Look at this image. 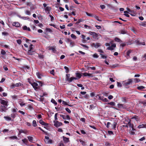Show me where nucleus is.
<instances>
[{"label": "nucleus", "instance_id": "nucleus-49", "mask_svg": "<svg viewBox=\"0 0 146 146\" xmlns=\"http://www.w3.org/2000/svg\"><path fill=\"white\" fill-rule=\"evenodd\" d=\"M36 75L38 78H41V75L39 72H37L36 73Z\"/></svg>", "mask_w": 146, "mask_h": 146}, {"label": "nucleus", "instance_id": "nucleus-60", "mask_svg": "<svg viewBox=\"0 0 146 146\" xmlns=\"http://www.w3.org/2000/svg\"><path fill=\"white\" fill-rule=\"evenodd\" d=\"M49 17L50 18V20L51 21H52L54 20V17L53 16L51 15H49Z\"/></svg>", "mask_w": 146, "mask_h": 146}, {"label": "nucleus", "instance_id": "nucleus-1", "mask_svg": "<svg viewBox=\"0 0 146 146\" xmlns=\"http://www.w3.org/2000/svg\"><path fill=\"white\" fill-rule=\"evenodd\" d=\"M133 80V79L131 78L122 81L123 86L124 88L127 89L132 87Z\"/></svg>", "mask_w": 146, "mask_h": 146}, {"label": "nucleus", "instance_id": "nucleus-46", "mask_svg": "<svg viewBox=\"0 0 146 146\" xmlns=\"http://www.w3.org/2000/svg\"><path fill=\"white\" fill-rule=\"evenodd\" d=\"M28 82L31 85L32 84V83L33 82V80H31L30 78H28L27 79Z\"/></svg>", "mask_w": 146, "mask_h": 146}, {"label": "nucleus", "instance_id": "nucleus-51", "mask_svg": "<svg viewBox=\"0 0 146 146\" xmlns=\"http://www.w3.org/2000/svg\"><path fill=\"white\" fill-rule=\"evenodd\" d=\"M93 57L94 58H98L99 56L96 53H95L93 55Z\"/></svg>", "mask_w": 146, "mask_h": 146}, {"label": "nucleus", "instance_id": "nucleus-11", "mask_svg": "<svg viewBox=\"0 0 146 146\" xmlns=\"http://www.w3.org/2000/svg\"><path fill=\"white\" fill-rule=\"evenodd\" d=\"M116 46V45L115 44H112L110 46L108 47L107 49L111 50H113L114 49L113 48H115Z\"/></svg>", "mask_w": 146, "mask_h": 146}, {"label": "nucleus", "instance_id": "nucleus-48", "mask_svg": "<svg viewBox=\"0 0 146 146\" xmlns=\"http://www.w3.org/2000/svg\"><path fill=\"white\" fill-rule=\"evenodd\" d=\"M86 13L87 16L90 17H93L94 15L93 14L89 13L87 12H86Z\"/></svg>", "mask_w": 146, "mask_h": 146}, {"label": "nucleus", "instance_id": "nucleus-22", "mask_svg": "<svg viewBox=\"0 0 146 146\" xmlns=\"http://www.w3.org/2000/svg\"><path fill=\"white\" fill-rule=\"evenodd\" d=\"M63 140L65 143H68L69 141V138L64 136L63 137Z\"/></svg>", "mask_w": 146, "mask_h": 146}, {"label": "nucleus", "instance_id": "nucleus-14", "mask_svg": "<svg viewBox=\"0 0 146 146\" xmlns=\"http://www.w3.org/2000/svg\"><path fill=\"white\" fill-rule=\"evenodd\" d=\"M12 25L17 27H19L20 26V23L18 22H14L13 23Z\"/></svg>", "mask_w": 146, "mask_h": 146}, {"label": "nucleus", "instance_id": "nucleus-43", "mask_svg": "<svg viewBox=\"0 0 146 146\" xmlns=\"http://www.w3.org/2000/svg\"><path fill=\"white\" fill-rule=\"evenodd\" d=\"M77 86L78 87H81V90H83L84 88V87L83 86V85L82 84H77Z\"/></svg>", "mask_w": 146, "mask_h": 146}, {"label": "nucleus", "instance_id": "nucleus-37", "mask_svg": "<svg viewBox=\"0 0 146 146\" xmlns=\"http://www.w3.org/2000/svg\"><path fill=\"white\" fill-rule=\"evenodd\" d=\"M145 87L143 86H140L137 87V88L139 90H142V89H144Z\"/></svg>", "mask_w": 146, "mask_h": 146}, {"label": "nucleus", "instance_id": "nucleus-24", "mask_svg": "<svg viewBox=\"0 0 146 146\" xmlns=\"http://www.w3.org/2000/svg\"><path fill=\"white\" fill-rule=\"evenodd\" d=\"M19 132L20 133H23L25 134H26L27 133V131L25 130H19Z\"/></svg>", "mask_w": 146, "mask_h": 146}, {"label": "nucleus", "instance_id": "nucleus-42", "mask_svg": "<svg viewBox=\"0 0 146 146\" xmlns=\"http://www.w3.org/2000/svg\"><path fill=\"white\" fill-rule=\"evenodd\" d=\"M25 13L26 15H31L30 11L27 10L25 11Z\"/></svg>", "mask_w": 146, "mask_h": 146}, {"label": "nucleus", "instance_id": "nucleus-40", "mask_svg": "<svg viewBox=\"0 0 146 146\" xmlns=\"http://www.w3.org/2000/svg\"><path fill=\"white\" fill-rule=\"evenodd\" d=\"M64 68L66 70V73H68L69 71L68 68L66 66H64Z\"/></svg>", "mask_w": 146, "mask_h": 146}, {"label": "nucleus", "instance_id": "nucleus-38", "mask_svg": "<svg viewBox=\"0 0 146 146\" xmlns=\"http://www.w3.org/2000/svg\"><path fill=\"white\" fill-rule=\"evenodd\" d=\"M140 25L144 27H146V21L142 22L140 24Z\"/></svg>", "mask_w": 146, "mask_h": 146}, {"label": "nucleus", "instance_id": "nucleus-6", "mask_svg": "<svg viewBox=\"0 0 146 146\" xmlns=\"http://www.w3.org/2000/svg\"><path fill=\"white\" fill-rule=\"evenodd\" d=\"M8 106L1 105L0 107V110L1 112H5L7 110V108Z\"/></svg>", "mask_w": 146, "mask_h": 146}, {"label": "nucleus", "instance_id": "nucleus-36", "mask_svg": "<svg viewBox=\"0 0 146 146\" xmlns=\"http://www.w3.org/2000/svg\"><path fill=\"white\" fill-rule=\"evenodd\" d=\"M84 21V20L83 19H79L78 21L75 24L78 25L80 23V22H83Z\"/></svg>", "mask_w": 146, "mask_h": 146}, {"label": "nucleus", "instance_id": "nucleus-4", "mask_svg": "<svg viewBox=\"0 0 146 146\" xmlns=\"http://www.w3.org/2000/svg\"><path fill=\"white\" fill-rule=\"evenodd\" d=\"M34 46L32 44H31L29 47L28 50V54L29 55L33 54V53L34 52L33 50V46Z\"/></svg>", "mask_w": 146, "mask_h": 146}, {"label": "nucleus", "instance_id": "nucleus-64", "mask_svg": "<svg viewBox=\"0 0 146 146\" xmlns=\"http://www.w3.org/2000/svg\"><path fill=\"white\" fill-rule=\"evenodd\" d=\"M66 110L68 112V113H70L71 112L70 110L68 108H65Z\"/></svg>", "mask_w": 146, "mask_h": 146}, {"label": "nucleus", "instance_id": "nucleus-27", "mask_svg": "<svg viewBox=\"0 0 146 146\" xmlns=\"http://www.w3.org/2000/svg\"><path fill=\"white\" fill-rule=\"evenodd\" d=\"M80 44L85 49L88 50L89 48V47L85 44Z\"/></svg>", "mask_w": 146, "mask_h": 146}, {"label": "nucleus", "instance_id": "nucleus-21", "mask_svg": "<svg viewBox=\"0 0 146 146\" xmlns=\"http://www.w3.org/2000/svg\"><path fill=\"white\" fill-rule=\"evenodd\" d=\"M48 50H51L54 53H55L56 51V50L55 49V48L54 47L50 48Z\"/></svg>", "mask_w": 146, "mask_h": 146}, {"label": "nucleus", "instance_id": "nucleus-63", "mask_svg": "<svg viewBox=\"0 0 146 146\" xmlns=\"http://www.w3.org/2000/svg\"><path fill=\"white\" fill-rule=\"evenodd\" d=\"M98 51L101 53H104V51L101 49H98Z\"/></svg>", "mask_w": 146, "mask_h": 146}, {"label": "nucleus", "instance_id": "nucleus-45", "mask_svg": "<svg viewBox=\"0 0 146 146\" xmlns=\"http://www.w3.org/2000/svg\"><path fill=\"white\" fill-rule=\"evenodd\" d=\"M108 104L113 106H115V103L113 102H110L108 103Z\"/></svg>", "mask_w": 146, "mask_h": 146}, {"label": "nucleus", "instance_id": "nucleus-7", "mask_svg": "<svg viewBox=\"0 0 146 146\" xmlns=\"http://www.w3.org/2000/svg\"><path fill=\"white\" fill-rule=\"evenodd\" d=\"M31 85L32 86L35 90H36L37 89H38V84L34 81L32 83Z\"/></svg>", "mask_w": 146, "mask_h": 146}, {"label": "nucleus", "instance_id": "nucleus-59", "mask_svg": "<svg viewBox=\"0 0 146 146\" xmlns=\"http://www.w3.org/2000/svg\"><path fill=\"white\" fill-rule=\"evenodd\" d=\"M100 54L102 56L101 58L103 59H106L107 58V56H106L104 55L103 54L101 53Z\"/></svg>", "mask_w": 146, "mask_h": 146}, {"label": "nucleus", "instance_id": "nucleus-28", "mask_svg": "<svg viewBox=\"0 0 146 146\" xmlns=\"http://www.w3.org/2000/svg\"><path fill=\"white\" fill-rule=\"evenodd\" d=\"M51 9V7H48V6H47V7H46L44 9V10L46 12H47V11H50Z\"/></svg>", "mask_w": 146, "mask_h": 146}, {"label": "nucleus", "instance_id": "nucleus-44", "mask_svg": "<svg viewBox=\"0 0 146 146\" xmlns=\"http://www.w3.org/2000/svg\"><path fill=\"white\" fill-rule=\"evenodd\" d=\"M22 141L23 142V143H25V144H27V143L28 141L27 139L26 138H25L24 139H23L22 140Z\"/></svg>", "mask_w": 146, "mask_h": 146}, {"label": "nucleus", "instance_id": "nucleus-8", "mask_svg": "<svg viewBox=\"0 0 146 146\" xmlns=\"http://www.w3.org/2000/svg\"><path fill=\"white\" fill-rule=\"evenodd\" d=\"M54 125L56 127H58L62 125V123L61 122L58 121H54Z\"/></svg>", "mask_w": 146, "mask_h": 146}, {"label": "nucleus", "instance_id": "nucleus-10", "mask_svg": "<svg viewBox=\"0 0 146 146\" xmlns=\"http://www.w3.org/2000/svg\"><path fill=\"white\" fill-rule=\"evenodd\" d=\"M60 116L62 117L64 119H67L69 120L70 119V118L69 116L68 115L65 116L63 115H60Z\"/></svg>", "mask_w": 146, "mask_h": 146}, {"label": "nucleus", "instance_id": "nucleus-35", "mask_svg": "<svg viewBox=\"0 0 146 146\" xmlns=\"http://www.w3.org/2000/svg\"><path fill=\"white\" fill-rule=\"evenodd\" d=\"M19 103L21 107H23L25 105V103H23V101H19Z\"/></svg>", "mask_w": 146, "mask_h": 146}, {"label": "nucleus", "instance_id": "nucleus-32", "mask_svg": "<svg viewBox=\"0 0 146 146\" xmlns=\"http://www.w3.org/2000/svg\"><path fill=\"white\" fill-rule=\"evenodd\" d=\"M28 138L29 141L31 142H33V137L31 136H28L27 137Z\"/></svg>", "mask_w": 146, "mask_h": 146}, {"label": "nucleus", "instance_id": "nucleus-20", "mask_svg": "<svg viewBox=\"0 0 146 146\" xmlns=\"http://www.w3.org/2000/svg\"><path fill=\"white\" fill-rule=\"evenodd\" d=\"M116 125L117 123L115 121H113L112 124V129H115L116 127Z\"/></svg>", "mask_w": 146, "mask_h": 146}, {"label": "nucleus", "instance_id": "nucleus-39", "mask_svg": "<svg viewBox=\"0 0 146 146\" xmlns=\"http://www.w3.org/2000/svg\"><path fill=\"white\" fill-rule=\"evenodd\" d=\"M17 110H18L15 107L12 108V110H11L12 111L13 113L16 112Z\"/></svg>", "mask_w": 146, "mask_h": 146}, {"label": "nucleus", "instance_id": "nucleus-31", "mask_svg": "<svg viewBox=\"0 0 146 146\" xmlns=\"http://www.w3.org/2000/svg\"><path fill=\"white\" fill-rule=\"evenodd\" d=\"M93 17L95 18L97 21L99 22H101L102 21L101 20L99 19V17L96 15H94V16Z\"/></svg>", "mask_w": 146, "mask_h": 146}, {"label": "nucleus", "instance_id": "nucleus-2", "mask_svg": "<svg viewBox=\"0 0 146 146\" xmlns=\"http://www.w3.org/2000/svg\"><path fill=\"white\" fill-rule=\"evenodd\" d=\"M70 74H67L66 75L65 80L69 83L71 82L74 80H76L78 79L77 77H70Z\"/></svg>", "mask_w": 146, "mask_h": 146}, {"label": "nucleus", "instance_id": "nucleus-34", "mask_svg": "<svg viewBox=\"0 0 146 146\" xmlns=\"http://www.w3.org/2000/svg\"><path fill=\"white\" fill-rule=\"evenodd\" d=\"M114 40L115 42H122L121 40L117 37H115L114 39Z\"/></svg>", "mask_w": 146, "mask_h": 146}, {"label": "nucleus", "instance_id": "nucleus-26", "mask_svg": "<svg viewBox=\"0 0 146 146\" xmlns=\"http://www.w3.org/2000/svg\"><path fill=\"white\" fill-rule=\"evenodd\" d=\"M38 88H39L41 87H42L43 85V83L40 81H38Z\"/></svg>", "mask_w": 146, "mask_h": 146}, {"label": "nucleus", "instance_id": "nucleus-57", "mask_svg": "<svg viewBox=\"0 0 146 146\" xmlns=\"http://www.w3.org/2000/svg\"><path fill=\"white\" fill-rule=\"evenodd\" d=\"M22 19L24 20H27L29 19V18L28 17H22Z\"/></svg>", "mask_w": 146, "mask_h": 146}, {"label": "nucleus", "instance_id": "nucleus-47", "mask_svg": "<svg viewBox=\"0 0 146 146\" xmlns=\"http://www.w3.org/2000/svg\"><path fill=\"white\" fill-rule=\"evenodd\" d=\"M33 125L34 127H36L37 126L36 121L34 120L33 121Z\"/></svg>", "mask_w": 146, "mask_h": 146}, {"label": "nucleus", "instance_id": "nucleus-61", "mask_svg": "<svg viewBox=\"0 0 146 146\" xmlns=\"http://www.w3.org/2000/svg\"><path fill=\"white\" fill-rule=\"evenodd\" d=\"M2 34L3 35L5 36H7L8 35V34L7 32H3L2 33Z\"/></svg>", "mask_w": 146, "mask_h": 146}, {"label": "nucleus", "instance_id": "nucleus-16", "mask_svg": "<svg viewBox=\"0 0 146 146\" xmlns=\"http://www.w3.org/2000/svg\"><path fill=\"white\" fill-rule=\"evenodd\" d=\"M117 105L118 107L119 108H126L125 106L123 104H118Z\"/></svg>", "mask_w": 146, "mask_h": 146}, {"label": "nucleus", "instance_id": "nucleus-50", "mask_svg": "<svg viewBox=\"0 0 146 146\" xmlns=\"http://www.w3.org/2000/svg\"><path fill=\"white\" fill-rule=\"evenodd\" d=\"M144 127H145V125L144 124H142L140 125H139L138 126V128L140 129V128H143Z\"/></svg>", "mask_w": 146, "mask_h": 146}, {"label": "nucleus", "instance_id": "nucleus-52", "mask_svg": "<svg viewBox=\"0 0 146 146\" xmlns=\"http://www.w3.org/2000/svg\"><path fill=\"white\" fill-rule=\"evenodd\" d=\"M120 33L121 34H126L127 32L125 30H122L121 31Z\"/></svg>", "mask_w": 146, "mask_h": 146}, {"label": "nucleus", "instance_id": "nucleus-41", "mask_svg": "<svg viewBox=\"0 0 146 146\" xmlns=\"http://www.w3.org/2000/svg\"><path fill=\"white\" fill-rule=\"evenodd\" d=\"M15 87H18L21 86L22 85V84L20 82L15 84Z\"/></svg>", "mask_w": 146, "mask_h": 146}, {"label": "nucleus", "instance_id": "nucleus-25", "mask_svg": "<svg viewBox=\"0 0 146 146\" xmlns=\"http://www.w3.org/2000/svg\"><path fill=\"white\" fill-rule=\"evenodd\" d=\"M4 118L7 121H9L11 120H12L11 119V117H9L8 116H5L4 117Z\"/></svg>", "mask_w": 146, "mask_h": 146}, {"label": "nucleus", "instance_id": "nucleus-15", "mask_svg": "<svg viewBox=\"0 0 146 146\" xmlns=\"http://www.w3.org/2000/svg\"><path fill=\"white\" fill-rule=\"evenodd\" d=\"M128 124L129 125V127L132 128V130L135 131V129L133 128V124H131L130 122V121H129L128 123Z\"/></svg>", "mask_w": 146, "mask_h": 146}, {"label": "nucleus", "instance_id": "nucleus-53", "mask_svg": "<svg viewBox=\"0 0 146 146\" xmlns=\"http://www.w3.org/2000/svg\"><path fill=\"white\" fill-rule=\"evenodd\" d=\"M17 43L19 44H21V40L20 39H18L17 40H16Z\"/></svg>", "mask_w": 146, "mask_h": 146}, {"label": "nucleus", "instance_id": "nucleus-54", "mask_svg": "<svg viewBox=\"0 0 146 146\" xmlns=\"http://www.w3.org/2000/svg\"><path fill=\"white\" fill-rule=\"evenodd\" d=\"M70 36L72 38L75 39L76 38V36L75 35H74L73 34H72Z\"/></svg>", "mask_w": 146, "mask_h": 146}, {"label": "nucleus", "instance_id": "nucleus-9", "mask_svg": "<svg viewBox=\"0 0 146 146\" xmlns=\"http://www.w3.org/2000/svg\"><path fill=\"white\" fill-rule=\"evenodd\" d=\"M0 102L2 104V105L8 106V102L4 100L0 99Z\"/></svg>", "mask_w": 146, "mask_h": 146}, {"label": "nucleus", "instance_id": "nucleus-23", "mask_svg": "<svg viewBox=\"0 0 146 146\" xmlns=\"http://www.w3.org/2000/svg\"><path fill=\"white\" fill-rule=\"evenodd\" d=\"M76 77L78 79L80 78L82 76V75H81V74L77 72V73H76Z\"/></svg>", "mask_w": 146, "mask_h": 146}, {"label": "nucleus", "instance_id": "nucleus-55", "mask_svg": "<svg viewBox=\"0 0 146 146\" xmlns=\"http://www.w3.org/2000/svg\"><path fill=\"white\" fill-rule=\"evenodd\" d=\"M46 31L50 33H51L52 32V30L51 29L48 28H46Z\"/></svg>", "mask_w": 146, "mask_h": 146}, {"label": "nucleus", "instance_id": "nucleus-62", "mask_svg": "<svg viewBox=\"0 0 146 146\" xmlns=\"http://www.w3.org/2000/svg\"><path fill=\"white\" fill-rule=\"evenodd\" d=\"M121 101L123 102H126V98H121Z\"/></svg>", "mask_w": 146, "mask_h": 146}, {"label": "nucleus", "instance_id": "nucleus-56", "mask_svg": "<svg viewBox=\"0 0 146 146\" xmlns=\"http://www.w3.org/2000/svg\"><path fill=\"white\" fill-rule=\"evenodd\" d=\"M16 117L15 114L14 113H12L11 115V117L14 119Z\"/></svg>", "mask_w": 146, "mask_h": 146}, {"label": "nucleus", "instance_id": "nucleus-33", "mask_svg": "<svg viewBox=\"0 0 146 146\" xmlns=\"http://www.w3.org/2000/svg\"><path fill=\"white\" fill-rule=\"evenodd\" d=\"M75 45V43L74 42L71 40L70 42V46L71 47H73Z\"/></svg>", "mask_w": 146, "mask_h": 146}, {"label": "nucleus", "instance_id": "nucleus-58", "mask_svg": "<svg viewBox=\"0 0 146 146\" xmlns=\"http://www.w3.org/2000/svg\"><path fill=\"white\" fill-rule=\"evenodd\" d=\"M1 54H2L4 55L6 54V52L3 50H2L1 52Z\"/></svg>", "mask_w": 146, "mask_h": 146}, {"label": "nucleus", "instance_id": "nucleus-19", "mask_svg": "<svg viewBox=\"0 0 146 146\" xmlns=\"http://www.w3.org/2000/svg\"><path fill=\"white\" fill-rule=\"evenodd\" d=\"M44 142L46 143L51 144L52 143V141L51 139L49 140H44Z\"/></svg>", "mask_w": 146, "mask_h": 146}, {"label": "nucleus", "instance_id": "nucleus-17", "mask_svg": "<svg viewBox=\"0 0 146 146\" xmlns=\"http://www.w3.org/2000/svg\"><path fill=\"white\" fill-rule=\"evenodd\" d=\"M131 119H135L136 121H137L140 120L138 116L135 115L131 117Z\"/></svg>", "mask_w": 146, "mask_h": 146}, {"label": "nucleus", "instance_id": "nucleus-12", "mask_svg": "<svg viewBox=\"0 0 146 146\" xmlns=\"http://www.w3.org/2000/svg\"><path fill=\"white\" fill-rule=\"evenodd\" d=\"M83 75L84 76H88V77H92L93 76V75L91 74L88 73L87 72H84L82 73Z\"/></svg>", "mask_w": 146, "mask_h": 146}, {"label": "nucleus", "instance_id": "nucleus-3", "mask_svg": "<svg viewBox=\"0 0 146 146\" xmlns=\"http://www.w3.org/2000/svg\"><path fill=\"white\" fill-rule=\"evenodd\" d=\"M89 34L92 35L93 38L96 40L99 39L100 38L99 36H101V35L100 34H97L94 32L90 31L89 32Z\"/></svg>", "mask_w": 146, "mask_h": 146}, {"label": "nucleus", "instance_id": "nucleus-18", "mask_svg": "<svg viewBox=\"0 0 146 146\" xmlns=\"http://www.w3.org/2000/svg\"><path fill=\"white\" fill-rule=\"evenodd\" d=\"M39 123L41 124L44 125H48V123H45L42 119H40L39 120Z\"/></svg>", "mask_w": 146, "mask_h": 146}, {"label": "nucleus", "instance_id": "nucleus-29", "mask_svg": "<svg viewBox=\"0 0 146 146\" xmlns=\"http://www.w3.org/2000/svg\"><path fill=\"white\" fill-rule=\"evenodd\" d=\"M117 86L119 88H121V87L123 86L122 85V83L120 82H117Z\"/></svg>", "mask_w": 146, "mask_h": 146}, {"label": "nucleus", "instance_id": "nucleus-5", "mask_svg": "<svg viewBox=\"0 0 146 146\" xmlns=\"http://www.w3.org/2000/svg\"><path fill=\"white\" fill-rule=\"evenodd\" d=\"M102 45L100 43L96 42V43H92L91 44L92 47H94L95 48H97L100 47Z\"/></svg>", "mask_w": 146, "mask_h": 146}, {"label": "nucleus", "instance_id": "nucleus-30", "mask_svg": "<svg viewBox=\"0 0 146 146\" xmlns=\"http://www.w3.org/2000/svg\"><path fill=\"white\" fill-rule=\"evenodd\" d=\"M9 138L10 139H18L17 137L15 136L10 137H9Z\"/></svg>", "mask_w": 146, "mask_h": 146}, {"label": "nucleus", "instance_id": "nucleus-13", "mask_svg": "<svg viewBox=\"0 0 146 146\" xmlns=\"http://www.w3.org/2000/svg\"><path fill=\"white\" fill-rule=\"evenodd\" d=\"M132 52V50H128L126 52V57H127L128 58H130L131 57L130 56V54Z\"/></svg>", "mask_w": 146, "mask_h": 146}]
</instances>
